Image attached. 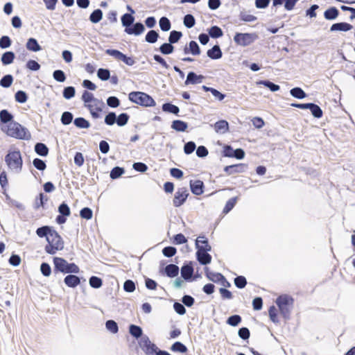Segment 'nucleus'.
<instances>
[{"instance_id":"62","label":"nucleus","mask_w":355,"mask_h":355,"mask_svg":"<svg viewBox=\"0 0 355 355\" xmlns=\"http://www.w3.org/2000/svg\"><path fill=\"white\" fill-rule=\"evenodd\" d=\"M58 212L60 214L69 216L71 214V210L68 205L65 202H62L58 207Z\"/></svg>"},{"instance_id":"9","label":"nucleus","mask_w":355,"mask_h":355,"mask_svg":"<svg viewBox=\"0 0 355 355\" xmlns=\"http://www.w3.org/2000/svg\"><path fill=\"white\" fill-rule=\"evenodd\" d=\"M205 243V247L199 248V250H197L196 253L197 261L203 266H206L211 261V256L208 253L211 251V247L206 241Z\"/></svg>"},{"instance_id":"29","label":"nucleus","mask_w":355,"mask_h":355,"mask_svg":"<svg viewBox=\"0 0 355 355\" xmlns=\"http://www.w3.org/2000/svg\"><path fill=\"white\" fill-rule=\"evenodd\" d=\"M53 228L50 226H42L40 227H38L36 230V234L40 238L45 237L46 239H47L49 235H50L53 231Z\"/></svg>"},{"instance_id":"2","label":"nucleus","mask_w":355,"mask_h":355,"mask_svg":"<svg viewBox=\"0 0 355 355\" xmlns=\"http://www.w3.org/2000/svg\"><path fill=\"white\" fill-rule=\"evenodd\" d=\"M5 162L10 171L16 173L21 172L23 159L19 150H8L5 156Z\"/></svg>"},{"instance_id":"19","label":"nucleus","mask_w":355,"mask_h":355,"mask_svg":"<svg viewBox=\"0 0 355 355\" xmlns=\"http://www.w3.org/2000/svg\"><path fill=\"white\" fill-rule=\"evenodd\" d=\"M82 101L87 104H89V103L93 102L94 103H99L101 105H104V103L103 101H100L96 98H94V94L87 90H85L82 94L81 97Z\"/></svg>"},{"instance_id":"56","label":"nucleus","mask_w":355,"mask_h":355,"mask_svg":"<svg viewBox=\"0 0 355 355\" xmlns=\"http://www.w3.org/2000/svg\"><path fill=\"white\" fill-rule=\"evenodd\" d=\"M189 50L191 52V54L193 55H198L200 54L201 51L199 45L196 41H191L189 43Z\"/></svg>"},{"instance_id":"49","label":"nucleus","mask_w":355,"mask_h":355,"mask_svg":"<svg viewBox=\"0 0 355 355\" xmlns=\"http://www.w3.org/2000/svg\"><path fill=\"white\" fill-rule=\"evenodd\" d=\"M124 173L125 169L123 168L115 166L111 170L110 176L111 179L116 180L121 177Z\"/></svg>"},{"instance_id":"27","label":"nucleus","mask_w":355,"mask_h":355,"mask_svg":"<svg viewBox=\"0 0 355 355\" xmlns=\"http://www.w3.org/2000/svg\"><path fill=\"white\" fill-rule=\"evenodd\" d=\"M129 333L136 339H141L144 336L141 327L136 324H130L129 326Z\"/></svg>"},{"instance_id":"30","label":"nucleus","mask_w":355,"mask_h":355,"mask_svg":"<svg viewBox=\"0 0 355 355\" xmlns=\"http://www.w3.org/2000/svg\"><path fill=\"white\" fill-rule=\"evenodd\" d=\"M13 115L7 110H2L0 111V121L2 123L8 124L13 121Z\"/></svg>"},{"instance_id":"43","label":"nucleus","mask_w":355,"mask_h":355,"mask_svg":"<svg viewBox=\"0 0 355 355\" xmlns=\"http://www.w3.org/2000/svg\"><path fill=\"white\" fill-rule=\"evenodd\" d=\"M73 124L78 128H89L90 123L83 117H77L73 121Z\"/></svg>"},{"instance_id":"63","label":"nucleus","mask_w":355,"mask_h":355,"mask_svg":"<svg viewBox=\"0 0 355 355\" xmlns=\"http://www.w3.org/2000/svg\"><path fill=\"white\" fill-rule=\"evenodd\" d=\"M237 201V197H234L227 200V202L225 204V206L223 209V213L227 214L230 212L233 207L235 206Z\"/></svg>"},{"instance_id":"33","label":"nucleus","mask_w":355,"mask_h":355,"mask_svg":"<svg viewBox=\"0 0 355 355\" xmlns=\"http://www.w3.org/2000/svg\"><path fill=\"white\" fill-rule=\"evenodd\" d=\"M15 55L12 51H6L3 53L1 61L3 65H8L13 62Z\"/></svg>"},{"instance_id":"40","label":"nucleus","mask_w":355,"mask_h":355,"mask_svg":"<svg viewBox=\"0 0 355 355\" xmlns=\"http://www.w3.org/2000/svg\"><path fill=\"white\" fill-rule=\"evenodd\" d=\"M170 349L174 352L186 353L188 351L187 346L180 341L175 342Z\"/></svg>"},{"instance_id":"20","label":"nucleus","mask_w":355,"mask_h":355,"mask_svg":"<svg viewBox=\"0 0 355 355\" xmlns=\"http://www.w3.org/2000/svg\"><path fill=\"white\" fill-rule=\"evenodd\" d=\"M353 28L352 25L347 22L335 23L330 27V31H349Z\"/></svg>"},{"instance_id":"51","label":"nucleus","mask_w":355,"mask_h":355,"mask_svg":"<svg viewBox=\"0 0 355 355\" xmlns=\"http://www.w3.org/2000/svg\"><path fill=\"white\" fill-rule=\"evenodd\" d=\"M117 116L115 112H110L105 115L104 122L107 125H113L116 123Z\"/></svg>"},{"instance_id":"6","label":"nucleus","mask_w":355,"mask_h":355,"mask_svg":"<svg viewBox=\"0 0 355 355\" xmlns=\"http://www.w3.org/2000/svg\"><path fill=\"white\" fill-rule=\"evenodd\" d=\"M128 98L132 103L144 107H153L155 105V101L148 94L142 92H132L128 95Z\"/></svg>"},{"instance_id":"44","label":"nucleus","mask_w":355,"mask_h":355,"mask_svg":"<svg viewBox=\"0 0 355 355\" xmlns=\"http://www.w3.org/2000/svg\"><path fill=\"white\" fill-rule=\"evenodd\" d=\"M159 51L164 55H169L174 51V46L171 42H166L162 44L159 49Z\"/></svg>"},{"instance_id":"17","label":"nucleus","mask_w":355,"mask_h":355,"mask_svg":"<svg viewBox=\"0 0 355 355\" xmlns=\"http://www.w3.org/2000/svg\"><path fill=\"white\" fill-rule=\"evenodd\" d=\"M190 189L191 192L196 196H200L204 191V183L201 180L190 181Z\"/></svg>"},{"instance_id":"15","label":"nucleus","mask_w":355,"mask_h":355,"mask_svg":"<svg viewBox=\"0 0 355 355\" xmlns=\"http://www.w3.org/2000/svg\"><path fill=\"white\" fill-rule=\"evenodd\" d=\"M64 283L69 288H76L80 284V278L74 273L68 274L64 278Z\"/></svg>"},{"instance_id":"22","label":"nucleus","mask_w":355,"mask_h":355,"mask_svg":"<svg viewBox=\"0 0 355 355\" xmlns=\"http://www.w3.org/2000/svg\"><path fill=\"white\" fill-rule=\"evenodd\" d=\"M85 107L89 110L92 116L94 119H98L100 117L99 112H102V106L99 103L87 104Z\"/></svg>"},{"instance_id":"3","label":"nucleus","mask_w":355,"mask_h":355,"mask_svg":"<svg viewBox=\"0 0 355 355\" xmlns=\"http://www.w3.org/2000/svg\"><path fill=\"white\" fill-rule=\"evenodd\" d=\"M53 272H62L63 274H77L80 271L79 267L74 263H68L62 257H55L53 259Z\"/></svg>"},{"instance_id":"61","label":"nucleus","mask_w":355,"mask_h":355,"mask_svg":"<svg viewBox=\"0 0 355 355\" xmlns=\"http://www.w3.org/2000/svg\"><path fill=\"white\" fill-rule=\"evenodd\" d=\"M234 282L235 286L240 289L245 288L247 284L246 278L242 275L235 277Z\"/></svg>"},{"instance_id":"64","label":"nucleus","mask_w":355,"mask_h":355,"mask_svg":"<svg viewBox=\"0 0 355 355\" xmlns=\"http://www.w3.org/2000/svg\"><path fill=\"white\" fill-rule=\"evenodd\" d=\"M33 165L39 171H43L46 168L45 162L40 158H35L33 161Z\"/></svg>"},{"instance_id":"5","label":"nucleus","mask_w":355,"mask_h":355,"mask_svg":"<svg viewBox=\"0 0 355 355\" xmlns=\"http://www.w3.org/2000/svg\"><path fill=\"white\" fill-rule=\"evenodd\" d=\"M46 241L48 244L45 246V251L49 254H55L57 251L64 248L62 239L54 229L49 235Z\"/></svg>"},{"instance_id":"35","label":"nucleus","mask_w":355,"mask_h":355,"mask_svg":"<svg viewBox=\"0 0 355 355\" xmlns=\"http://www.w3.org/2000/svg\"><path fill=\"white\" fill-rule=\"evenodd\" d=\"M257 85H263L264 87L269 89L271 92H275L279 90V85L268 80H263L257 82Z\"/></svg>"},{"instance_id":"58","label":"nucleus","mask_w":355,"mask_h":355,"mask_svg":"<svg viewBox=\"0 0 355 355\" xmlns=\"http://www.w3.org/2000/svg\"><path fill=\"white\" fill-rule=\"evenodd\" d=\"M53 78L59 83H64L66 80V75L61 69H56L53 73Z\"/></svg>"},{"instance_id":"21","label":"nucleus","mask_w":355,"mask_h":355,"mask_svg":"<svg viewBox=\"0 0 355 355\" xmlns=\"http://www.w3.org/2000/svg\"><path fill=\"white\" fill-rule=\"evenodd\" d=\"M207 55L212 60H218L222 58L223 52L219 45L216 44L207 51Z\"/></svg>"},{"instance_id":"16","label":"nucleus","mask_w":355,"mask_h":355,"mask_svg":"<svg viewBox=\"0 0 355 355\" xmlns=\"http://www.w3.org/2000/svg\"><path fill=\"white\" fill-rule=\"evenodd\" d=\"M145 31V26L141 22L133 23L125 32L128 35H139Z\"/></svg>"},{"instance_id":"46","label":"nucleus","mask_w":355,"mask_h":355,"mask_svg":"<svg viewBox=\"0 0 355 355\" xmlns=\"http://www.w3.org/2000/svg\"><path fill=\"white\" fill-rule=\"evenodd\" d=\"M13 83V77L10 74L3 76L0 80V86L4 88L10 87Z\"/></svg>"},{"instance_id":"7","label":"nucleus","mask_w":355,"mask_h":355,"mask_svg":"<svg viewBox=\"0 0 355 355\" xmlns=\"http://www.w3.org/2000/svg\"><path fill=\"white\" fill-rule=\"evenodd\" d=\"M258 36L256 33H236L234 36V42L239 46H247L252 44L255 40H257Z\"/></svg>"},{"instance_id":"11","label":"nucleus","mask_w":355,"mask_h":355,"mask_svg":"<svg viewBox=\"0 0 355 355\" xmlns=\"http://www.w3.org/2000/svg\"><path fill=\"white\" fill-rule=\"evenodd\" d=\"M189 195V193L186 187L179 188L174 195L173 200V206L179 207L182 205L185 202Z\"/></svg>"},{"instance_id":"41","label":"nucleus","mask_w":355,"mask_h":355,"mask_svg":"<svg viewBox=\"0 0 355 355\" xmlns=\"http://www.w3.org/2000/svg\"><path fill=\"white\" fill-rule=\"evenodd\" d=\"M207 277L211 282H219L220 279H223V275L219 272H209L208 268H205Z\"/></svg>"},{"instance_id":"14","label":"nucleus","mask_w":355,"mask_h":355,"mask_svg":"<svg viewBox=\"0 0 355 355\" xmlns=\"http://www.w3.org/2000/svg\"><path fill=\"white\" fill-rule=\"evenodd\" d=\"M247 166L244 164H232L226 166L224 168V171L227 175H233L235 173H243L245 171Z\"/></svg>"},{"instance_id":"45","label":"nucleus","mask_w":355,"mask_h":355,"mask_svg":"<svg viewBox=\"0 0 355 355\" xmlns=\"http://www.w3.org/2000/svg\"><path fill=\"white\" fill-rule=\"evenodd\" d=\"M159 25L162 31L166 32L171 28L170 20L166 17H162L159 21Z\"/></svg>"},{"instance_id":"26","label":"nucleus","mask_w":355,"mask_h":355,"mask_svg":"<svg viewBox=\"0 0 355 355\" xmlns=\"http://www.w3.org/2000/svg\"><path fill=\"white\" fill-rule=\"evenodd\" d=\"M26 47L28 51L33 52H37L42 49L41 46L39 44L37 40L35 38L31 37L28 39Z\"/></svg>"},{"instance_id":"23","label":"nucleus","mask_w":355,"mask_h":355,"mask_svg":"<svg viewBox=\"0 0 355 355\" xmlns=\"http://www.w3.org/2000/svg\"><path fill=\"white\" fill-rule=\"evenodd\" d=\"M179 267L173 263L168 264L164 268V273L165 275L171 278L175 277L178 275L179 273Z\"/></svg>"},{"instance_id":"13","label":"nucleus","mask_w":355,"mask_h":355,"mask_svg":"<svg viewBox=\"0 0 355 355\" xmlns=\"http://www.w3.org/2000/svg\"><path fill=\"white\" fill-rule=\"evenodd\" d=\"M181 277L187 282L194 280L193 278V267L191 262L184 263L181 268Z\"/></svg>"},{"instance_id":"52","label":"nucleus","mask_w":355,"mask_h":355,"mask_svg":"<svg viewBox=\"0 0 355 355\" xmlns=\"http://www.w3.org/2000/svg\"><path fill=\"white\" fill-rule=\"evenodd\" d=\"M242 321V318L239 315H232L230 316L226 322L227 324L232 326V327H236L238 326Z\"/></svg>"},{"instance_id":"4","label":"nucleus","mask_w":355,"mask_h":355,"mask_svg":"<svg viewBox=\"0 0 355 355\" xmlns=\"http://www.w3.org/2000/svg\"><path fill=\"white\" fill-rule=\"evenodd\" d=\"M275 303L284 318L289 319L293 306V298L286 294L281 295L276 299Z\"/></svg>"},{"instance_id":"12","label":"nucleus","mask_w":355,"mask_h":355,"mask_svg":"<svg viewBox=\"0 0 355 355\" xmlns=\"http://www.w3.org/2000/svg\"><path fill=\"white\" fill-rule=\"evenodd\" d=\"M223 155L227 157H234L242 159L245 157V151L242 148L233 149L231 146L226 145L223 149Z\"/></svg>"},{"instance_id":"28","label":"nucleus","mask_w":355,"mask_h":355,"mask_svg":"<svg viewBox=\"0 0 355 355\" xmlns=\"http://www.w3.org/2000/svg\"><path fill=\"white\" fill-rule=\"evenodd\" d=\"M35 152L40 156L46 157L49 154V148L46 144L38 142L35 145Z\"/></svg>"},{"instance_id":"57","label":"nucleus","mask_w":355,"mask_h":355,"mask_svg":"<svg viewBox=\"0 0 355 355\" xmlns=\"http://www.w3.org/2000/svg\"><path fill=\"white\" fill-rule=\"evenodd\" d=\"M76 89L73 86H68L64 88L62 92L63 97L65 99H71L75 96Z\"/></svg>"},{"instance_id":"38","label":"nucleus","mask_w":355,"mask_h":355,"mask_svg":"<svg viewBox=\"0 0 355 355\" xmlns=\"http://www.w3.org/2000/svg\"><path fill=\"white\" fill-rule=\"evenodd\" d=\"M291 95L297 99H303L306 97L305 92L299 87H295L290 90Z\"/></svg>"},{"instance_id":"10","label":"nucleus","mask_w":355,"mask_h":355,"mask_svg":"<svg viewBox=\"0 0 355 355\" xmlns=\"http://www.w3.org/2000/svg\"><path fill=\"white\" fill-rule=\"evenodd\" d=\"M105 53L110 56H112L118 60L123 62L128 66H132L135 63V61L133 59V58L128 57L120 51L116 49H108L105 51Z\"/></svg>"},{"instance_id":"37","label":"nucleus","mask_w":355,"mask_h":355,"mask_svg":"<svg viewBox=\"0 0 355 355\" xmlns=\"http://www.w3.org/2000/svg\"><path fill=\"white\" fill-rule=\"evenodd\" d=\"M162 110L165 112L178 114L180 112L179 107L171 103H165L162 105Z\"/></svg>"},{"instance_id":"39","label":"nucleus","mask_w":355,"mask_h":355,"mask_svg":"<svg viewBox=\"0 0 355 355\" xmlns=\"http://www.w3.org/2000/svg\"><path fill=\"white\" fill-rule=\"evenodd\" d=\"M103 15V11L101 9H96L90 14L89 21L93 24H97L102 19Z\"/></svg>"},{"instance_id":"54","label":"nucleus","mask_w":355,"mask_h":355,"mask_svg":"<svg viewBox=\"0 0 355 355\" xmlns=\"http://www.w3.org/2000/svg\"><path fill=\"white\" fill-rule=\"evenodd\" d=\"M73 118V114L70 112L66 111L62 113L60 121L63 125H69L72 122Z\"/></svg>"},{"instance_id":"36","label":"nucleus","mask_w":355,"mask_h":355,"mask_svg":"<svg viewBox=\"0 0 355 355\" xmlns=\"http://www.w3.org/2000/svg\"><path fill=\"white\" fill-rule=\"evenodd\" d=\"M209 35L214 39H217L223 35L222 29L218 26H212L208 29Z\"/></svg>"},{"instance_id":"18","label":"nucleus","mask_w":355,"mask_h":355,"mask_svg":"<svg viewBox=\"0 0 355 355\" xmlns=\"http://www.w3.org/2000/svg\"><path fill=\"white\" fill-rule=\"evenodd\" d=\"M204 78L205 77L202 75H197L195 72L190 71L187 74L184 84L188 85L189 84L195 85L201 83Z\"/></svg>"},{"instance_id":"47","label":"nucleus","mask_w":355,"mask_h":355,"mask_svg":"<svg viewBox=\"0 0 355 355\" xmlns=\"http://www.w3.org/2000/svg\"><path fill=\"white\" fill-rule=\"evenodd\" d=\"M182 37V33L181 31L173 30L170 32L168 40L169 42H171V44H173L177 43Z\"/></svg>"},{"instance_id":"24","label":"nucleus","mask_w":355,"mask_h":355,"mask_svg":"<svg viewBox=\"0 0 355 355\" xmlns=\"http://www.w3.org/2000/svg\"><path fill=\"white\" fill-rule=\"evenodd\" d=\"M214 127L217 133L224 134L229 130V123L225 120H220L214 123Z\"/></svg>"},{"instance_id":"42","label":"nucleus","mask_w":355,"mask_h":355,"mask_svg":"<svg viewBox=\"0 0 355 355\" xmlns=\"http://www.w3.org/2000/svg\"><path fill=\"white\" fill-rule=\"evenodd\" d=\"M159 37V33L156 31L150 30L146 35L145 40L148 43L154 44L157 41Z\"/></svg>"},{"instance_id":"55","label":"nucleus","mask_w":355,"mask_h":355,"mask_svg":"<svg viewBox=\"0 0 355 355\" xmlns=\"http://www.w3.org/2000/svg\"><path fill=\"white\" fill-rule=\"evenodd\" d=\"M89 286L94 288H99L103 285V281L101 278L96 276H92L89 279Z\"/></svg>"},{"instance_id":"25","label":"nucleus","mask_w":355,"mask_h":355,"mask_svg":"<svg viewBox=\"0 0 355 355\" xmlns=\"http://www.w3.org/2000/svg\"><path fill=\"white\" fill-rule=\"evenodd\" d=\"M339 10L337 8L332 6L324 12V17L327 20L332 21L336 19L339 15Z\"/></svg>"},{"instance_id":"50","label":"nucleus","mask_w":355,"mask_h":355,"mask_svg":"<svg viewBox=\"0 0 355 355\" xmlns=\"http://www.w3.org/2000/svg\"><path fill=\"white\" fill-rule=\"evenodd\" d=\"M97 76L100 80L106 81L110 78V71L108 69L100 68L97 71Z\"/></svg>"},{"instance_id":"60","label":"nucleus","mask_w":355,"mask_h":355,"mask_svg":"<svg viewBox=\"0 0 355 355\" xmlns=\"http://www.w3.org/2000/svg\"><path fill=\"white\" fill-rule=\"evenodd\" d=\"M129 119L127 113H121L117 116L116 124L120 127L124 126L128 123Z\"/></svg>"},{"instance_id":"31","label":"nucleus","mask_w":355,"mask_h":355,"mask_svg":"<svg viewBox=\"0 0 355 355\" xmlns=\"http://www.w3.org/2000/svg\"><path fill=\"white\" fill-rule=\"evenodd\" d=\"M187 128V123L182 120H174L171 124V128L178 132H184Z\"/></svg>"},{"instance_id":"8","label":"nucleus","mask_w":355,"mask_h":355,"mask_svg":"<svg viewBox=\"0 0 355 355\" xmlns=\"http://www.w3.org/2000/svg\"><path fill=\"white\" fill-rule=\"evenodd\" d=\"M139 345L146 355H157L159 349L155 344L152 343L148 336L144 335L139 341Z\"/></svg>"},{"instance_id":"1","label":"nucleus","mask_w":355,"mask_h":355,"mask_svg":"<svg viewBox=\"0 0 355 355\" xmlns=\"http://www.w3.org/2000/svg\"><path fill=\"white\" fill-rule=\"evenodd\" d=\"M1 129L8 136L15 139L29 140L31 138L28 130L16 121H12Z\"/></svg>"},{"instance_id":"48","label":"nucleus","mask_w":355,"mask_h":355,"mask_svg":"<svg viewBox=\"0 0 355 355\" xmlns=\"http://www.w3.org/2000/svg\"><path fill=\"white\" fill-rule=\"evenodd\" d=\"M183 24L187 28H191L196 24V19L191 14H187L183 18Z\"/></svg>"},{"instance_id":"59","label":"nucleus","mask_w":355,"mask_h":355,"mask_svg":"<svg viewBox=\"0 0 355 355\" xmlns=\"http://www.w3.org/2000/svg\"><path fill=\"white\" fill-rule=\"evenodd\" d=\"M15 98L17 102L19 103H24L28 100V95L25 92L19 90L15 93Z\"/></svg>"},{"instance_id":"32","label":"nucleus","mask_w":355,"mask_h":355,"mask_svg":"<svg viewBox=\"0 0 355 355\" xmlns=\"http://www.w3.org/2000/svg\"><path fill=\"white\" fill-rule=\"evenodd\" d=\"M308 109L311 111L312 115L318 119H320L322 116V110L320 107L315 103H309Z\"/></svg>"},{"instance_id":"53","label":"nucleus","mask_w":355,"mask_h":355,"mask_svg":"<svg viewBox=\"0 0 355 355\" xmlns=\"http://www.w3.org/2000/svg\"><path fill=\"white\" fill-rule=\"evenodd\" d=\"M105 327L112 334H116L119 331L118 324L113 320H107L105 322Z\"/></svg>"},{"instance_id":"34","label":"nucleus","mask_w":355,"mask_h":355,"mask_svg":"<svg viewBox=\"0 0 355 355\" xmlns=\"http://www.w3.org/2000/svg\"><path fill=\"white\" fill-rule=\"evenodd\" d=\"M135 17L131 14L125 13L121 17V24L125 27V30H128V28L134 23Z\"/></svg>"}]
</instances>
